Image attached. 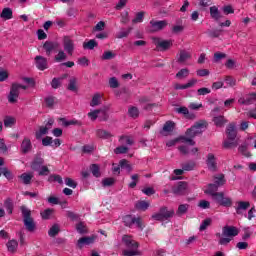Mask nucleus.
<instances>
[{
  "instance_id": "26",
  "label": "nucleus",
  "mask_w": 256,
  "mask_h": 256,
  "mask_svg": "<svg viewBox=\"0 0 256 256\" xmlns=\"http://www.w3.org/2000/svg\"><path fill=\"white\" fill-rule=\"evenodd\" d=\"M19 179L24 185H31V180L33 179V174L32 173H23L19 176Z\"/></svg>"
},
{
  "instance_id": "35",
  "label": "nucleus",
  "mask_w": 256,
  "mask_h": 256,
  "mask_svg": "<svg viewBox=\"0 0 256 256\" xmlns=\"http://www.w3.org/2000/svg\"><path fill=\"white\" fill-rule=\"evenodd\" d=\"M66 60H67V54L63 50H60L58 54L54 57V61H56V63H62V61H66Z\"/></svg>"
},
{
  "instance_id": "25",
  "label": "nucleus",
  "mask_w": 256,
  "mask_h": 256,
  "mask_svg": "<svg viewBox=\"0 0 256 256\" xmlns=\"http://www.w3.org/2000/svg\"><path fill=\"white\" fill-rule=\"evenodd\" d=\"M189 59H191V52L187 50H181L178 58L179 63H186V61H189Z\"/></svg>"
},
{
  "instance_id": "3",
  "label": "nucleus",
  "mask_w": 256,
  "mask_h": 256,
  "mask_svg": "<svg viewBox=\"0 0 256 256\" xmlns=\"http://www.w3.org/2000/svg\"><path fill=\"white\" fill-rule=\"evenodd\" d=\"M207 121L199 120L197 121L191 128L186 130L187 139H193L197 137V135H201L205 129H207Z\"/></svg>"
},
{
  "instance_id": "45",
  "label": "nucleus",
  "mask_w": 256,
  "mask_h": 256,
  "mask_svg": "<svg viewBox=\"0 0 256 256\" xmlns=\"http://www.w3.org/2000/svg\"><path fill=\"white\" fill-rule=\"evenodd\" d=\"M68 90H69V91H77V78L72 77V78L69 80Z\"/></svg>"
},
{
  "instance_id": "6",
  "label": "nucleus",
  "mask_w": 256,
  "mask_h": 256,
  "mask_svg": "<svg viewBox=\"0 0 256 256\" xmlns=\"http://www.w3.org/2000/svg\"><path fill=\"white\" fill-rule=\"evenodd\" d=\"M43 163V158H36L31 167L34 171H38V174L41 176L49 175V168L47 166H41Z\"/></svg>"
},
{
  "instance_id": "55",
  "label": "nucleus",
  "mask_w": 256,
  "mask_h": 256,
  "mask_svg": "<svg viewBox=\"0 0 256 256\" xmlns=\"http://www.w3.org/2000/svg\"><path fill=\"white\" fill-rule=\"evenodd\" d=\"M120 167L127 169L129 172L132 171L131 164L126 159H123L119 162Z\"/></svg>"
},
{
  "instance_id": "43",
  "label": "nucleus",
  "mask_w": 256,
  "mask_h": 256,
  "mask_svg": "<svg viewBox=\"0 0 256 256\" xmlns=\"http://www.w3.org/2000/svg\"><path fill=\"white\" fill-rule=\"evenodd\" d=\"M177 79H187L189 77V69L183 68L176 74Z\"/></svg>"
},
{
  "instance_id": "15",
  "label": "nucleus",
  "mask_w": 256,
  "mask_h": 256,
  "mask_svg": "<svg viewBox=\"0 0 256 256\" xmlns=\"http://www.w3.org/2000/svg\"><path fill=\"white\" fill-rule=\"evenodd\" d=\"M189 191V185L186 182H179L177 186L173 188L175 195H187Z\"/></svg>"
},
{
  "instance_id": "51",
  "label": "nucleus",
  "mask_w": 256,
  "mask_h": 256,
  "mask_svg": "<svg viewBox=\"0 0 256 256\" xmlns=\"http://www.w3.org/2000/svg\"><path fill=\"white\" fill-rule=\"evenodd\" d=\"M90 169H91L92 175H94V177H101V172L99 171V165L93 164L90 167Z\"/></svg>"
},
{
  "instance_id": "52",
  "label": "nucleus",
  "mask_w": 256,
  "mask_h": 256,
  "mask_svg": "<svg viewBox=\"0 0 256 256\" xmlns=\"http://www.w3.org/2000/svg\"><path fill=\"white\" fill-rule=\"evenodd\" d=\"M214 201H216L217 203H219V205H221L223 198L225 197V194H223V192L217 193L212 195Z\"/></svg>"
},
{
  "instance_id": "30",
  "label": "nucleus",
  "mask_w": 256,
  "mask_h": 256,
  "mask_svg": "<svg viewBox=\"0 0 256 256\" xmlns=\"http://www.w3.org/2000/svg\"><path fill=\"white\" fill-rule=\"evenodd\" d=\"M0 17L1 19H5V21L13 19V10H11V8H4L0 14Z\"/></svg>"
},
{
  "instance_id": "41",
  "label": "nucleus",
  "mask_w": 256,
  "mask_h": 256,
  "mask_svg": "<svg viewBox=\"0 0 256 256\" xmlns=\"http://www.w3.org/2000/svg\"><path fill=\"white\" fill-rule=\"evenodd\" d=\"M97 105H101V94L99 93L95 94L90 102V107H97Z\"/></svg>"
},
{
  "instance_id": "37",
  "label": "nucleus",
  "mask_w": 256,
  "mask_h": 256,
  "mask_svg": "<svg viewBox=\"0 0 256 256\" xmlns=\"http://www.w3.org/2000/svg\"><path fill=\"white\" fill-rule=\"evenodd\" d=\"M4 207L7 210V212L9 213V215H11L13 213V200L11 198H7L4 201Z\"/></svg>"
},
{
  "instance_id": "18",
  "label": "nucleus",
  "mask_w": 256,
  "mask_h": 256,
  "mask_svg": "<svg viewBox=\"0 0 256 256\" xmlns=\"http://www.w3.org/2000/svg\"><path fill=\"white\" fill-rule=\"evenodd\" d=\"M35 63H36L37 69H39L40 71H45V69L49 67L47 63V58L43 56H36Z\"/></svg>"
},
{
  "instance_id": "38",
  "label": "nucleus",
  "mask_w": 256,
  "mask_h": 256,
  "mask_svg": "<svg viewBox=\"0 0 256 256\" xmlns=\"http://www.w3.org/2000/svg\"><path fill=\"white\" fill-rule=\"evenodd\" d=\"M128 115L132 117V119H137V117H139V108L130 106L128 109Z\"/></svg>"
},
{
  "instance_id": "34",
  "label": "nucleus",
  "mask_w": 256,
  "mask_h": 256,
  "mask_svg": "<svg viewBox=\"0 0 256 256\" xmlns=\"http://www.w3.org/2000/svg\"><path fill=\"white\" fill-rule=\"evenodd\" d=\"M135 207L140 211H147V209H149V202L145 200H140L136 203Z\"/></svg>"
},
{
  "instance_id": "24",
  "label": "nucleus",
  "mask_w": 256,
  "mask_h": 256,
  "mask_svg": "<svg viewBox=\"0 0 256 256\" xmlns=\"http://www.w3.org/2000/svg\"><path fill=\"white\" fill-rule=\"evenodd\" d=\"M214 184L216 187H223L227 181L225 180V175L217 174L213 177Z\"/></svg>"
},
{
  "instance_id": "16",
  "label": "nucleus",
  "mask_w": 256,
  "mask_h": 256,
  "mask_svg": "<svg viewBox=\"0 0 256 256\" xmlns=\"http://www.w3.org/2000/svg\"><path fill=\"white\" fill-rule=\"evenodd\" d=\"M226 137L230 141H235L237 139V128L235 127V124L230 123L226 128Z\"/></svg>"
},
{
  "instance_id": "36",
  "label": "nucleus",
  "mask_w": 256,
  "mask_h": 256,
  "mask_svg": "<svg viewBox=\"0 0 256 256\" xmlns=\"http://www.w3.org/2000/svg\"><path fill=\"white\" fill-rule=\"evenodd\" d=\"M97 41H95L94 39H91L87 42H83V49H89L90 51L95 49V47H97Z\"/></svg>"
},
{
  "instance_id": "49",
  "label": "nucleus",
  "mask_w": 256,
  "mask_h": 256,
  "mask_svg": "<svg viewBox=\"0 0 256 256\" xmlns=\"http://www.w3.org/2000/svg\"><path fill=\"white\" fill-rule=\"evenodd\" d=\"M183 171H193L195 169V162H187L182 165Z\"/></svg>"
},
{
  "instance_id": "53",
  "label": "nucleus",
  "mask_w": 256,
  "mask_h": 256,
  "mask_svg": "<svg viewBox=\"0 0 256 256\" xmlns=\"http://www.w3.org/2000/svg\"><path fill=\"white\" fill-rule=\"evenodd\" d=\"M132 28H128L127 30H121L117 34V39H123L124 37H129V33H131Z\"/></svg>"
},
{
  "instance_id": "39",
  "label": "nucleus",
  "mask_w": 256,
  "mask_h": 256,
  "mask_svg": "<svg viewBox=\"0 0 256 256\" xmlns=\"http://www.w3.org/2000/svg\"><path fill=\"white\" fill-rule=\"evenodd\" d=\"M223 147L224 149H233V147H237V141L227 138L223 142Z\"/></svg>"
},
{
  "instance_id": "46",
  "label": "nucleus",
  "mask_w": 256,
  "mask_h": 256,
  "mask_svg": "<svg viewBox=\"0 0 256 256\" xmlns=\"http://www.w3.org/2000/svg\"><path fill=\"white\" fill-rule=\"evenodd\" d=\"M188 210H189V204H181L178 207L177 215H185V213H187Z\"/></svg>"
},
{
  "instance_id": "19",
  "label": "nucleus",
  "mask_w": 256,
  "mask_h": 256,
  "mask_svg": "<svg viewBox=\"0 0 256 256\" xmlns=\"http://www.w3.org/2000/svg\"><path fill=\"white\" fill-rule=\"evenodd\" d=\"M102 113L104 115V121L107 120V109H99V110H94L92 112L88 113V117L91 119V121H96L97 117H99V114Z\"/></svg>"
},
{
  "instance_id": "40",
  "label": "nucleus",
  "mask_w": 256,
  "mask_h": 256,
  "mask_svg": "<svg viewBox=\"0 0 256 256\" xmlns=\"http://www.w3.org/2000/svg\"><path fill=\"white\" fill-rule=\"evenodd\" d=\"M76 230L81 235H84L85 233H88L87 225H85V222H80L76 225Z\"/></svg>"
},
{
  "instance_id": "42",
  "label": "nucleus",
  "mask_w": 256,
  "mask_h": 256,
  "mask_svg": "<svg viewBox=\"0 0 256 256\" xmlns=\"http://www.w3.org/2000/svg\"><path fill=\"white\" fill-rule=\"evenodd\" d=\"M18 243L17 240H11L7 243V248L8 251H10V253H15V251H17V247H18Z\"/></svg>"
},
{
  "instance_id": "47",
  "label": "nucleus",
  "mask_w": 256,
  "mask_h": 256,
  "mask_svg": "<svg viewBox=\"0 0 256 256\" xmlns=\"http://www.w3.org/2000/svg\"><path fill=\"white\" fill-rule=\"evenodd\" d=\"M53 209L48 208L46 210H44L43 212H41V217L42 219H51V216L53 215Z\"/></svg>"
},
{
  "instance_id": "33",
  "label": "nucleus",
  "mask_w": 256,
  "mask_h": 256,
  "mask_svg": "<svg viewBox=\"0 0 256 256\" xmlns=\"http://www.w3.org/2000/svg\"><path fill=\"white\" fill-rule=\"evenodd\" d=\"M61 122H62V125H63L64 127H69V126H71V125H78V126H81V125H82L81 121L76 120V119H73V120H66L65 118H62V119H61Z\"/></svg>"
},
{
  "instance_id": "5",
  "label": "nucleus",
  "mask_w": 256,
  "mask_h": 256,
  "mask_svg": "<svg viewBox=\"0 0 256 256\" xmlns=\"http://www.w3.org/2000/svg\"><path fill=\"white\" fill-rule=\"evenodd\" d=\"M152 41L158 51H169L173 47V40H163L161 38L154 37Z\"/></svg>"
},
{
  "instance_id": "31",
  "label": "nucleus",
  "mask_w": 256,
  "mask_h": 256,
  "mask_svg": "<svg viewBox=\"0 0 256 256\" xmlns=\"http://www.w3.org/2000/svg\"><path fill=\"white\" fill-rule=\"evenodd\" d=\"M249 207H251V204L249 202L240 201V202H238V206L236 208V213L238 215H241V210L246 211V209H249Z\"/></svg>"
},
{
  "instance_id": "29",
  "label": "nucleus",
  "mask_w": 256,
  "mask_h": 256,
  "mask_svg": "<svg viewBox=\"0 0 256 256\" xmlns=\"http://www.w3.org/2000/svg\"><path fill=\"white\" fill-rule=\"evenodd\" d=\"M219 187L217 186V184H208L206 186V189L204 190V193H206L207 195H215L218 191Z\"/></svg>"
},
{
  "instance_id": "7",
  "label": "nucleus",
  "mask_w": 256,
  "mask_h": 256,
  "mask_svg": "<svg viewBox=\"0 0 256 256\" xmlns=\"http://www.w3.org/2000/svg\"><path fill=\"white\" fill-rule=\"evenodd\" d=\"M175 215V211L173 210H167V208L163 207L160 209L159 213H156L152 215V218L155 219V221H165Z\"/></svg>"
},
{
  "instance_id": "57",
  "label": "nucleus",
  "mask_w": 256,
  "mask_h": 256,
  "mask_svg": "<svg viewBox=\"0 0 256 256\" xmlns=\"http://www.w3.org/2000/svg\"><path fill=\"white\" fill-rule=\"evenodd\" d=\"M59 233V225H53L49 232H48V235L50 237H55V235H57Z\"/></svg>"
},
{
  "instance_id": "63",
  "label": "nucleus",
  "mask_w": 256,
  "mask_h": 256,
  "mask_svg": "<svg viewBox=\"0 0 256 256\" xmlns=\"http://www.w3.org/2000/svg\"><path fill=\"white\" fill-rule=\"evenodd\" d=\"M239 153H242V155H244L245 157H251V153H249V151H247V146L245 145H241L238 148Z\"/></svg>"
},
{
  "instance_id": "64",
  "label": "nucleus",
  "mask_w": 256,
  "mask_h": 256,
  "mask_svg": "<svg viewBox=\"0 0 256 256\" xmlns=\"http://www.w3.org/2000/svg\"><path fill=\"white\" fill-rule=\"evenodd\" d=\"M65 184L68 187H71L72 189H75L77 187V182H75V180L71 179V178H66L65 179Z\"/></svg>"
},
{
  "instance_id": "50",
  "label": "nucleus",
  "mask_w": 256,
  "mask_h": 256,
  "mask_svg": "<svg viewBox=\"0 0 256 256\" xmlns=\"http://www.w3.org/2000/svg\"><path fill=\"white\" fill-rule=\"evenodd\" d=\"M120 143L126 144V145H133V140L129 136H121L119 139Z\"/></svg>"
},
{
  "instance_id": "12",
  "label": "nucleus",
  "mask_w": 256,
  "mask_h": 256,
  "mask_svg": "<svg viewBox=\"0 0 256 256\" xmlns=\"http://www.w3.org/2000/svg\"><path fill=\"white\" fill-rule=\"evenodd\" d=\"M183 143L184 145L185 144H188V145H192L194 146L195 145V141L193 139H190V138H187L185 136H182L180 138H176L174 140H169L166 145L167 147H174V145H177V143Z\"/></svg>"
},
{
  "instance_id": "8",
  "label": "nucleus",
  "mask_w": 256,
  "mask_h": 256,
  "mask_svg": "<svg viewBox=\"0 0 256 256\" xmlns=\"http://www.w3.org/2000/svg\"><path fill=\"white\" fill-rule=\"evenodd\" d=\"M123 221L126 227H133V225H136L138 229H143V227H145L143 225V220H141V218H135L131 215L125 216L123 218Z\"/></svg>"
},
{
  "instance_id": "58",
  "label": "nucleus",
  "mask_w": 256,
  "mask_h": 256,
  "mask_svg": "<svg viewBox=\"0 0 256 256\" xmlns=\"http://www.w3.org/2000/svg\"><path fill=\"white\" fill-rule=\"evenodd\" d=\"M220 205H222V207H231V205H233V200H231V198L229 197L224 196Z\"/></svg>"
},
{
  "instance_id": "11",
  "label": "nucleus",
  "mask_w": 256,
  "mask_h": 256,
  "mask_svg": "<svg viewBox=\"0 0 256 256\" xmlns=\"http://www.w3.org/2000/svg\"><path fill=\"white\" fill-rule=\"evenodd\" d=\"M169 25V22L167 20H152L150 21V31L152 33H157V31H162V29H165Z\"/></svg>"
},
{
  "instance_id": "32",
  "label": "nucleus",
  "mask_w": 256,
  "mask_h": 256,
  "mask_svg": "<svg viewBox=\"0 0 256 256\" xmlns=\"http://www.w3.org/2000/svg\"><path fill=\"white\" fill-rule=\"evenodd\" d=\"M210 15L212 19H215L216 21H219L221 19V12H219V8L216 6L210 7Z\"/></svg>"
},
{
  "instance_id": "21",
  "label": "nucleus",
  "mask_w": 256,
  "mask_h": 256,
  "mask_svg": "<svg viewBox=\"0 0 256 256\" xmlns=\"http://www.w3.org/2000/svg\"><path fill=\"white\" fill-rule=\"evenodd\" d=\"M43 48L46 51V55H51V53H53V51H55L56 49L59 48V43L57 42H45L43 45Z\"/></svg>"
},
{
  "instance_id": "22",
  "label": "nucleus",
  "mask_w": 256,
  "mask_h": 256,
  "mask_svg": "<svg viewBox=\"0 0 256 256\" xmlns=\"http://www.w3.org/2000/svg\"><path fill=\"white\" fill-rule=\"evenodd\" d=\"M175 130V122L173 121H167L162 129V134L167 137V135H169L170 133H173V131Z\"/></svg>"
},
{
  "instance_id": "44",
  "label": "nucleus",
  "mask_w": 256,
  "mask_h": 256,
  "mask_svg": "<svg viewBox=\"0 0 256 256\" xmlns=\"http://www.w3.org/2000/svg\"><path fill=\"white\" fill-rule=\"evenodd\" d=\"M143 19H145V12H138L136 13L135 18L132 20V23H143Z\"/></svg>"
},
{
  "instance_id": "9",
  "label": "nucleus",
  "mask_w": 256,
  "mask_h": 256,
  "mask_svg": "<svg viewBox=\"0 0 256 256\" xmlns=\"http://www.w3.org/2000/svg\"><path fill=\"white\" fill-rule=\"evenodd\" d=\"M21 93V90H19V84L13 83L10 87V92L8 94V101L10 103H17L19 101V94Z\"/></svg>"
},
{
  "instance_id": "20",
  "label": "nucleus",
  "mask_w": 256,
  "mask_h": 256,
  "mask_svg": "<svg viewBox=\"0 0 256 256\" xmlns=\"http://www.w3.org/2000/svg\"><path fill=\"white\" fill-rule=\"evenodd\" d=\"M238 103L240 105H253V103H255V98L253 96V93L247 94L244 97H240L238 99Z\"/></svg>"
},
{
  "instance_id": "17",
  "label": "nucleus",
  "mask_w": 256,
  "mask_h": 256,
  "mask_svg": "<svg viewBox=\"0 0 256 256\" xmlns=\"http://www.w3.org/2000/svg\"><path fill=\"white\" fill-rule=\"evenodd\" d=\"M206 164L210 171H217V158L213 153L207 155Z\"/></svg>"
},
{
  "instance_id": "54",
  "label": "nucleus",
  "mask_w": 256,
  "mask_h": 256,
  "mask_svg": "<svg viewBox=\"0 0 256 256\" xmlns=\"http://www.w3.org/2000/svg\"><path fill=\"white\" fill-rule=\"evenodd\" d=\"M128 151H129V148L125 146H119L114 149V153L116 155H121V154L127 153Z\"/></svg>"
},
{
  "instance_id": "14",
  "label": "nucleus",
  "mask_w": 256,
  "mask_h": 256,
  "mask_svg": "<svg viewBox=\"0 0 256 256\" xmlns=\"http://www.w3.org/2000/svg\"><path fill=\"white\" fill-rule=\"evenodd\" d=\"M32 149H33V144L31 143V139L29 137H24L20 145L21 153H23L24 155H27V153H31Z\"/></svg>"
},
{
  "instance_id": "61",
  "label": "nucleus",
  "mask_w": 256,
  "mask_h": 256,
  "mask_svg": "<svg viewBox=\"0 0 256 256\" xmlns=\"http://www.w3.org/2000/svg\"><path fill=\"white\" fill-rule=\"evenodd\" d=\"M42 145L44 147H49V145H53V138L51 136H46L42 139Z\"/></svg>"
},
{
  "instance_id": "28",
  "label": "nucleus",
  "mask_w": 256,
  "mask_h": 256,
  "mask_svg": "<svg viewBox=\"0 0 256 256\" xmlns=\"http://www.w3.org/2000/svg\"><path fill=\"white\" fill-rule=\"evenodd\" d=\"M213 122L216 127H225L226 123H228L225 116H216L213 118Z\"/></svg>"
},
{
  "instance_id": "60",
  "label": "nucleus",
  "mask_w": 256,
  "mask_h": 256,
  "mask_svg": "<svg viewBox=\"0 0 256 256\" xmlns=\"http://www.w3.org/2000/svg\"><path fill=\"white\" fill-rule=\"evenodd\" d=\"M78 65H81V67H89V59L87 57H81L77 61Z\"/></svg>"
},
{
  "instance_id": "23",
  "label": "nucleus",
  "mask_w": 256,
  "mask_h": 256,
  "mask_svg": "<svg viewBox=\"0 0 256 256\" xmlns=\"http://www.w3.org/2000/svg\"><path fill=\"white\" fill-rule=\"evenodd\" d=\"M92 243H95V236L82 237L78 240L77 246L79 247V249H82L84 245H91Z\"/></svg>"
},
{
  "instance_id": "59",
  "label": "nucleus",
  "mask_w": 256,
  "mask_h": 256,
  "mask_svg": "<svg viewBox=\"0 0 256 256\" xmlns=\"http://www.w3.org/2000/svg\"><path fill=\"white\" fill-rule=\"evenodd\" d=\"M4 125H5V127H13V125H15V118L6 117L4 119Z\"/></svg>"
},
{
  "instance_id": "27",
  "label": "nucleus",
  "mask_w": 256,
  "mask_h": 256,
  "mask_svg": "<svg viewBox=\"0 0 256 256\" xmlns=\"http://www.w3.org/2000/svg\"><path fill=\"white\" fill-rule=\"evenodd\" d=\"M96 135L97 137H99V139H111V137H113V134H111V132L103 129H98L96 131Z\"/></svg>"
},
{
  "instance_id": "48",
  "label": "nucleus",
  "mask_w": 256,
  "mask_h": 256,
  "mask_svg": "<svg viewBox=\"0 0 256 256\" xmlns=\"http://www.w3.org/2000/svg\"><path fill=\"white\" fill-rule=\"evenodd\" d=\"M102 59L104 61H109L111 59H115V53H113L112 51H106L103 53Z\"/></svg>"
},
{
  "instance_id": "13",
  "label": "nucleus",
  "mask_w": 256,
  "mask_h": 256,
  "mask_svg": "<svg viewBox=\"0 0 256 256\" xmlns=\"http://www.w3.org/2000/svg\"><path fill=\"white\" fill-rule=\"evenodd\" d=\"M63 47L66 53H68L71 56L75 51V42L69 36H66L63 39Z\"/></svg>"
},
{
  "instance_id": "2",
  "label": "nucleus",
  "mask_w": 256,
  "mask_h": 256,
  "mask_svg": "<svg viewBox=\"0 0 256 256\" xmlns=\"http://www.w3.org/2000/svg\"><path fill=\"white\" fill-rule=\"evenodd\" d=\"M122 243L125 245V247H127L129 250L125 249L122 251V254L124 256H137V255H141V253L139 252V242L135 241V239H133V236L131 235H124L122 237Z\"/></svg>"
},
{
  "instance_id": "4",
  "label": "nucleus",
  "mask_w": 256,
  "mask_h": 256,
  "mask_svg": "<svg viewBox=\"0 0 256 256\" xmlns=\"http://www.w3.org/2000/svg\"><path fill=\"white\" fill-rule=\"evenodd\" d=\"M20 210L22 212L24 225L27 231H35V221L31 217V210L26 206H21Z\"/></svg>"
},
{
  "instance_id": "10",
  "label": "nucleus",
  "mask_w": 256,
  "mask_h": 256,
  "mask_svg": "<svg viewBox=\"0 0 256 256\" xmlns=\"http://www.w3.org/2000/svg\"><path fill=\"white\" fill-rule=\"evenodd\" d=\"M53 123H55V120L49 119L48 122L44 126H40L39 129L35 133L36 139H41L43 135H47L49 133L50 129H53Z\"/></svg>"
},
{
  "instance_id": "62",
  "label": "nucleus",
  "mask_w": 256,
  "mask_h": 256,
  "mask_svg": "<svg viewBox=\"0 0 256 256\" xmlns=\"http://www.w3.org/2000/svg\"><path fill=\"white\" fill-rule=\"evenodd\" d=\"M109 86L111 89H117V87H119V80H117L115 77L110 78Z\"/></svg>"
},
{
  "instance_id": "1",
  "label": "nucleus",
  "mask_w": 256,
  "mask_h": 256,
  "mask_svg": "<svg viewBox=\"0 0 256 256\" xmlns=\"http://www.w3.org/2000/svg\"><path fill=\"white\" fill-rule=\"evenodd\" d=\"M239 235V229L235 226L226 225L222 228V234L217 233L216 237L219 239V245H229L234 237Z\"/></svg>"
},
{
  "instance_id": "56",
  "label": "nucleus",
  "mask_w": 256,
  "mask_h": 256,
  "mask_svg": "<svg viewBox=\"0 0 256 256\" xmlns=\"http://www.w3.org/2000/svg\"><path fill=\"white\" fill-rule=\"evenodd\" d=\"M212 223L211 218H207L205 219L202 224L200 225V231H205V229H207V227H209Z\"/></svg>"
}]
</instances>
